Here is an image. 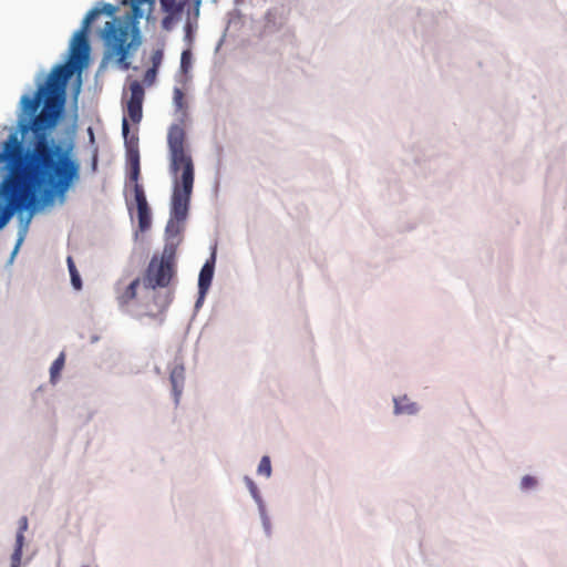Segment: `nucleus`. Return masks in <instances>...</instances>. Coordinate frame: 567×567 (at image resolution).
Wrapping results in <instances>:
<instances>
[{
  "instance_id": "obj_1",
  "label": "nucleus",
  "mask_w": 567,
  "mask_h": 567,
  "mask_svg": "<svg viewBox=\"0 0 567 567\" xmlns=\"http://www.w3.org/2000/svg\"><path fill=\"white\" fill-rule=\"evenodd\" d=\"M115 11L116 8L110 3L90 10L71 41L68 62L54 66L32 97H21L22 113L27 118L19 122V131L22 135L32 131L33 138L27 151L17 131L1 144L0 163H6L8 174L0 187L6 199V204L0 200V229L16 212L32 210L52 203L55 197H63L79 177V162L70 150L50 136L48 130L55 126L61 115L68 81L89 60L87 32L91 23L102 12L112 17Z\"/></svg>"
},
{
  "instance_id": "obj_2",
  "label": "nucleus",
  "mask_w": 567,
  "mask_h": 567,
  "mask_svg": "<svg viewBox=\"0 0 567 567\" xmlns=\"http://www.w3.org/2000/svg\"><path fill=\"white\" fill-rule=\"evenodd\" d=\"M167 144L171 172L176 177L172 197V217L177 221H184L193 190L194 164L186 147V132L182 124L171 125Z\"/></svg>"
},
{
  "instance_id": "obj_3",
  "label": "nucleus",
  "mask_w": 567,
  "mask_h": 567,
  "mask_svg": "<svg viewBox=\"0 0 567 567\" xmlns=\"http://www.w3.org/2000/svg\"><path fill=\"white\" fill-rule=\"evenodd\" d=\"M130 38V22L113 19L107 21L103 29V39L106 45V58L116 59L117 64L122 70L130 68L127 61L128 50L131 43Z\"/></svg>"
},
{
  "instance_id": "obj_4",
  "label": "nucleus",
  "mask_w": 567,
  "mask_h": 567,
  "mask_svg": "<svg viewBox=\"0 0 567 567\" xmlns=\"http://www.w3.org/2000/svg\"><path fill=\"white\" fill-rule=\"evenodd\" d=\"M177 246L178 243L168 241L164 246L161 258H152L144 277L146 288H164L171 284L175 276Z\"/></svg>"
},
{
  "instance_id": "obj_5",
  "label": "nucleus",
  "mask_w": 567,
  "mask_h": 567,
  "mask_svg": "<svg viewBox=\"0 0 567 567\" xmlns=\"http://www.w3.org/2000/svg\"><path fill=\"white\" fill-rule=\"evenodd\" d=\"M144 87L138 81L130 83V97L126 101V118L138 124L143 117Z\"/></svg>"
},
{
  "instance_id": "obj_6",
  "label": "nucleus",
  "mask_w": 567,
  "mask_h": 567,
  "mask_svg": "<svg viewBox=\"0 0 567 567\" xmlns=\"http://www.w3.org/2000/svg\"><path fill=\"white\" fill-rule=\"evenodd\" d=\"M134 197L137 207V219L141 231H145L151 227V210L146 200V196L142 185L134 187Z\"/></svg>"
},
{
  "instance_id": "obj_7",
  "label": "nucleus",
  "mask_w": 567,
  "mask_h": 567,
  "mask_svg": "<svg viewBox=\"0 0 567 567\" xmlns=\"http://www.w3.org/2000/svg\"><path fill=\"white\" fill-rule=\"evenodd\" d=\"M214 268L215 255L213 254L212 257L204 264L199 272L198 289L200 296H204L207 292L208 288L210 287L214 276Z\"/></svg>"
},
{
  "instance_id": "obj_8",
  "label": "nucleus",
  "mask_w": 567,
  "mask_h": 567,
  "mask_svg": "<svg viewBox=\"0 0 567 567\" xmlns=\"http://www.w3.org/2000/svg\"><path fill=\"white\" fill-rule=\"evenodd\" d=\"M28 528V518L25 516L21 517L19 520V530L16 537V548L11 556V567H20L21 557H22V548L24 544L23 533Z\"/></svg>"
},
{
  "instance_id": "obj_9",
  "label": "nucleus",
  "mask_w": 567,
  "mask_h": 567,
  "mask_svg": "<svg viewBox=\"0 0 567 567\" xmlns=\"http://www.w3.org/2000/svg\"><path fill=\"white\" fill-rule=\"evenodd\" d=\"M121 285L122 282H118L117 285V300L121 305H127L136 297L140 278L134 279L124 288H122Z\"/></svg>"
},
{
  "instance_id": "obj_10",
  "label": "nucleus",
  "mask_w": 567,
  "mask_h": 567,
  "mask_svg": "<svg viewBox=\"0 0 567 567\" xmlns=\"http://www.w3.org/2000/svg\"><path fill=\"white\" fill-rule=\"evenodd\" d=\"M169 380L173 386V391L176 398V401L178 400V396L182 393L184 381H185V368L183 364H176L169 373Z\"/></svg>"
},
{
  "instance_id": "obj_11",
  "label": "nucleus",
  "mask_w": 567,
  "mask_h": 567,
  "mask_svg": "<svg viewBox=\"0 0 567 567\" xmlns=\"http://www.w3.org/2000/svg\"><path fill=\"white\" fill-rule=\"evenodd\" d=\"M122 133L125 141V146L128 157L138 154V137L135 134L130 135V124L126 117L122 120Z\"/></svg>"
},
{
  "instance_id": "obj_12",
  "label": "nucleus",
  "mask_w": 567,
  "mask_h": 567,
  "mask_svg": "<svg viewBox=\"0 0 567 567\" xmlns=\"http://www.w3.org/2000/svg\"><path fill=\"white\" fill-rule=\"evenodd\" d=\"M417 411L415 403L410 402L406 396H402L394 400V412L395 414H414Z\"/></svg>"
},
{
  "instance_id": "obj_13",
  "label": "nucleus",
  "mask_w": 567,
  "mask_h": 567,
  "mask_svg": "<svg viewBox=\"0 0 567 567\" xmlns=\"http://www.w3.org/2000/svg\"><path fill=\"white\" fill-rule=\"evenodd\" d=\"M185 1L186 0H161V6L166 13L177 16L183 11Z\"/></svg>"
},
{
  "instance_id": "obj_14",
  "label": "nucleus",
  "mask_w": 567,
  "mask_h": 567,
  "mask_svg": "<svg viewBox=\"0 0 567 567\" xmlns=\"http://www.w3.org/2000/svg\"><path fill=\"white\" fill-rule=\"evenodd\" d=\"M130 3L131 4V8H132V19L133 20H138L141 18H143L144 16V11L143 9L141 8L143 4H148L150 7L153 6V0H123V4H127Z\"/></svg>"
},
{
  "instance_id": "obj_15",
  "label": "nucleus",
  "mask_w": 567,
  "mask_h": 567,
  "mask_svg": "<svg viewBox=\"0 0 567 567\" xmlns=\"http://www.w3.org/2000/svg\"><path fill=\"white\" fill-rule=\"evenodd\" d=\"M128 164H130V174L128 178L134 184L133 188L138 184L140 178V154H134L133 156L128 157Z\"/></svg>"
},
{
  "instance_id": "obj_16",
  "label": "nucleus",
  "mask_w": 567,
  "mask_h": 567,
  "mask_svg": "<svg viewBox=\"0 0 567 567\" xmlns=\"http://www.w3.org/2000/svg\"><path fill=\"white\" fill-rule=\"evenodd\" d=\"M181 223L182 221H177L176 219H174L172 217V219L168 221L167 226H166V234L168 236L167 238V241H175V243H178L181 241V239L178 238L179 235H181V231H182V227H181Z\"/></svg>"
},
{
  "instance_id": "obj_17",
  "label": "nucleus",
  "mask_w": 567,
  "mask_h": 567,
  "mask_svg": "<svg viewBox=\"0 0 567 567\" xmlns=\"http://www.w3.org/2000/svg\"><path fill=\"white\" fill-rule=\"evenodd\" d=\"M173 101H174V105H175L176 110L181 111L183 113V116H186L187 103L185 100V94L182 91V89H179V87L174 89Z\"/></svg>"
},
{
  "instance_id": "obj_18",
  "label": "nucleus",
  "mask_w": 567,
  "mask_h": 567,
  "mask_svg": "<svg viewBox=\"0 0 567 567\" xmlns=\"http://www.w3.org/2000/svg\"><path fill=\"white\" fill-rule=\"evenodd\" d=\"M66 261H68V268H69L70 276H71L72 286L74 287V289L80 290L82 288V281H81L79 271L74 265L72 257H68Z\"/></svg>"
},
{
  "instance_id": "obj_19",
  "label": "nucleus",
  "mask_w": 567,
  "mask_h": 567,
  "mask_svg": "<svg viewBox=\"0 0 567 567\" xmlns=\"http://www.w3.org/2000/svg\"><path fill=\"white\" fill-rule=\"evenodd\" d=\"M65 357L64 353H60V355L53 361L51 368H50V374H51V381L55 382L56 379L60 375V372L62 371L64 367Z\"/></svg>"
},
{
  "instance_id": "obj_20",
  "label": "nucleus",
  "mask_w": 567,
  "mask_h": 567,
  "mask_svg": "<svg viewBox=\"0 0 567 567\" xmlns=\"http://www.w3.org/2000/svg\"><path fill=\"white\" fill-rule=\"evenodd\" d=\"M258 474L269 477L271 474V463L268 456H262L257 470Z\"/></svg>"
},
{
  "instance_id": "obj_21",
  "label": "nucleus",
  "mask_w": 567,
  "mask_h": 567,
  "mask_svg": "<svg viewBox=\"0 0 567 567\" xmlns=\"http://www.w3.org/2000/svg\"><path fill=\"white\" fill-rule=\"evenodd\" d=\"M192 68V52L190 50H184L181 56V70L187 73Z\"/></svg>"
},
{
  "instance_id": "obj_22",
  "label": "nucleus",
  "mask_w": 567,
  "mask_h": 567,
  "mask_svg": "<svg viewBox=\"0 0 567 567\" xmlns=\"http://www.w3.org/2000/svg\"><path fill=\"white\" fill-rule=\"evenodd\" d=\"M536 478L529 475L524 476L520 483L523 489L533 488L534 486H536Z\"/></svg>"
},
{
  "instance_id": "obj_23",
  "label": "nucleus",
  "mask_w": 567,
  "mask_h": 567,
  "mask_svg": "<svg viewBox=\"0 0 567 567\" xmlns=\"http://www.w3.org/2000/svg\"><path fill=\"white\" fill-rule=\"evenodd\" d=\"M162 60H163V52L161 50H156L155 52H153V54H152L153 66L152 68H155L157 70Z\"/></svg>"
},
{
  "instance_id": "obj_24",
  "label": "nucleus",
  "mask_w": 567,
  "mask_h": 567,
  "mask_svg": "<svg viewBox=\"0 0 567 567\" xmlns=\"http://www.w3.org/2000/svg\"><path fill=\"white\" fill-rule=\"evenodd\" d=\"M157 70L155 68H150L145 73V81L152 83L156 76Z\"/></svg>"
},
{
  "instance_id": "obj_25",
  "label": "nucleus",
  "mask_w": 567,
  "mask_h": 567,
  "mask_svg": "<svg viewBox=\"0 0 567 567\" xmlns=\"http://www.w3.org/2000/svg\"><path fill=\"white\" fill-rule=\"evenodd\" d=\"M174 17H175V16H171V14L168 13V16H166V17L163 19L162 24H163V27H164L165 29H169L171 23H172V21H173V18H174Z\"/></svg>"
},
{
  "instance_id": "obj_26",
  "label": "nucleus",
  "mask_w": 567,
  "mask_h": 567,
  "mask_svg": "<svg viewBox=\"0 0 567 567\" xmlns=\"http://www.w3.org/2000/svg\"><path fill=\"white\" fill-rule=\"evenodd\" d=\"M250 486H251V489H252V491H255V489H256V487L254 486V483H252V482H250Z\"/></svg>"
}]
</instances>
